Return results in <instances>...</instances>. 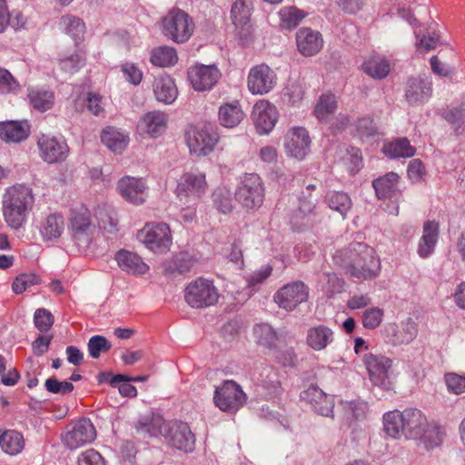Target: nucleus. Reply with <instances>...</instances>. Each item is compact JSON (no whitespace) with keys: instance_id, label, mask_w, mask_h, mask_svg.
Instances as JSON below:
<instances>
[{"instance_id":"nucleus-1","label":"nucleus","mask_w":465,"mask_h":465,"mask_svg":"<svg viewBox=\"0 0 465 465\" xmlns=\"http://www.w3.org/2000/svg\"><path fill=\"white\" fill-rule=\"evenodd\" d=\"M336 262L346 268L351 277L369 280L376 278L381 271V262L372 248L363 242H352L348 250L341 251L334 256Z\"/></svg>"},{"instance_id":"nucleus-2","label":"nucleus","mask_w":465,"mask_h":465,"mask_svg":"<svg viewBox=\"0 0 465 465\" xmlns=\"http://www.w3.org/2000/svg\"><path fill=\"white\" fill-rule=\"evenodd\" d=\"M34 204L35 194L31 187L24 183L7 187L2 196V213L7 226L13 230L23 228Z\"/></svg>"},{"instance_id":"nucleus-3","label":"nucleus","mask_w":465,"mask_h":465,"mask_svg":"<svg viewBox=\"0 0 465 465\" xmlns=\"http://www.w3.org/2000/svg\"><path fill=\"white\" fill-rule=\"evenodd\" d=\"M427 422L422 411L415 408H407L402 411H390L382 417L384 432L395 440H417L427 426Z\"/></svg>"},{"instance_id":"nucleus-4","label":"nucleus","mask_w":465,"mask_h":465,"mask_svg":"<svg viewBox=\"0 0 465 465\" xmlns=\"http://www.w3.org/2000/svg\"><path fill=\"white\" fill-rule=\"evenodd\" d=\"M193 19L180 8H172L161 21L163 35L176 44L189 41L194 32Z\"/></svg>"},{"instance_id":"nucleus-5","label":"nucleus","mask_w":465,"mask_h":465,"mask_svg":"<svg viewBox=\"0 0 465 465\" xmlns=\"http://www.w3.org/2000/svg\"><path fill=\"white\" fill-rule=\"evenodd\" d=\"M235 199L247 211L260 209L265 199V187L257 173H244L235 191Z\"/></svg>"},{"instance_id":"nucleus-6","label":"nucleus","mask_w":465,"mask_h":465,"mask_svg":"<svg viewBox=\"0 0 465 465\" xmlns=\"http://www.w3.org/2000/svg\"><path fill=\"white\" fill-rule=\"evenodd\" d=\"M136 238L146 249L159 254L169 252L173 244L171 229L165 223H146L138 231Z\"/></svg>"},{"instance_id":"nucleus-7","label":"nucleus","mask_w":465,"mask_h":465,"mask_svg":"<svg viewBox=\"0 0 465 465\" xmlns=\"http://www.w3.org/2000/svg\"><path fill=\"white\" fill-rule=\"evenodd\" d=\"M207 191L205 174L192 171L183 174L177 183L176 194L183 205H196Z\"/></svg>"},{"instance_id":"nucleus-8","label":"nucleus","mask_w":465,"mask_h":465,"mask_svg":"<svg viewBox=\"0 0 465 465\" xmlns=\"http://www.w3.org/2000/svg\"><path fill=\"white\" fill-rule=\"evenodd\" d=\"M184 298L192 308L203 309L216 304L219 292L213 281L200 277L187 285Z\"/></svg>"},{"instance_id":"nucleus-9","label":"nucleus","mask_w":465,"mask_h":465,"mask_svg":"<svg viewBox=\"0 0 465 465\" xmlns=\"http://www.w3.org/2000/svg\"><path fill=\"white\" fill-rule=\"evenodd\" d=\"M69 229L74 243L80 248H86L92 242L95 225L92 222L90 211L80 206L71 211Z\"/></svg>"},{"instance_id":"nucleus-10","label":"nucleus","mask_w":465,"mask_h":465,"mask_svg":"<svg viewBox=\"0 0 465 465\" xmlns=\"http://www.w3.org/2000/svg\"><path fill=\"white\" fill-rule=\"evenodd\" d=\"M362 361L372 385L384 391L392 389V382L390 378L392 361L389 357L368 352L363 355Z\"/></svg>"},{"instance_id":"nucleus-11","label":"nucleus","mask_w":465,"mask_h":465,"mask_svg":"<svg viewBox=\"0 0 465 465\" xmlns=\"http://www.w3.org/2000/svg\"><path fill=\"white\" fill-rule=\"evenodd\" d=\"M247 397L234 381H224L216 387L213 396L215 405L223 411L236 412L246 402Z\"/></svg>"},{"instance_id":"nucleus-12","label":"nucleus","mask_w":465,"mask_h":465,"mask_svg":"<svg viewBox=\"0 0 465 465\" xmlns=\"http://www.w3.org/2000/svg\"><path fill=\"white\" fill-rule=\"evenodd\" d=\"M310 289L302 281H293L282 286L273 296L275 303L287 312L294 311L300 304L306 302Z\"/></svg>"},{"instance_id":"nucleus-13","label":"nucleus","mask_w":465,"mask_h":465,"mask_svg":"<svg viewBox=\"0 0 465 465\" xmlns=\"http://www.w3.org/2000/svg\"><path fill=\"white\" fill-rule=\"evenodd\" d=\"M96 437L94 426L89 419L83 418L67 427L62 434L63 444L70 450H76L92 443Z\"/></svg>"},{"instance_id":"nucleus-14","label":"nucleus","mask_w":465,"mask_h":465,"mask_svg":"<svg viewBox=\"0 0 465 465\" xmlns=\"http://www.w3.org/2000/svg\"><path fill=\"white\" fill-rule=\"evenodd\" d=\"M276 84V73L266 64H256L249 70L247 88L252 94H267L274 89Z\"/></svg>"},{"instance_id":"nucleus-15","label":"nucleus","mask_w":465,"mask_h":465,"mask_svg":"<svg viewBox=\"0 0 465 465\" xmlns=\"http://www.w3.org/2000/svg\"><path fill=\"white\" fill-rule=\"evenodd\" d=\"M37 146L41 158L48 163H62L69 153V147L63 137L42 134L38 137Z\"/></svg>"},{"instance_id":"nucleus-16","label":"nucleus","mask_w":465,"mask_h":465,"mask_svg":"<svg viewBox=\"0 0 465 465\" xmlns=\"http://www.w3.org/2000/svg\"><path fill=\"white\" fill-rule=\"evenodd\" d=\"M279 112L277 107L265 99L255 103L252 111V119L259 134H270L278 122Z\"/></svg>"},{"instance_id":"nucleus-17","label":"nucleus","mask_w":465,"mask_h":465,"mask_svg":"<svg viewBox=\"0 0 465 465\" xmlns=\"http://www.w3.org/2000/svg\"><path fill=\"white\" fill-rule=\"evenodd\" d=\"M222 74L215 64H197L188 69V79L198 92L210 91L218 83Z\"/></svg>"},{"instance_id":"nucleus-18","label":"nucleus","mask_w":465,"mask_h":465,"mask_svg":"<svg viewBox=\"0 0 465 465\" xmlns=\"http://www.w3.org/2000/svg\"><path fill=\"white\" fill-rule=\"evenodd\" d=\"M217 143V134L205 128H193L186 132V143L192 154L206 156L214 150Z\"/></svg>"},{"instance_id":"nucleus-19","label":"nucleus","mask_w":465,"mask_h":465,"mask_svg":"<svg viewBox=\"0 0 465 465\" xmlns=\"http://www.w3.org/2000/svg\"><path fill=\"white\" fill-rule=\"evenodd\" d=\"M311 138L305 128L293 127L284 138V150L288 156L302 161L310 152Z\"/></svg>"},{"instance_id":"nucleus-20","label":"nucleus","mask_w":465,"mask_h":465,"mask_svg":"<svg viewBox=\"0 0 465 465\" xmlns=\"http://www.w3.org/2000/svg\"><path fill=\"white\" fill-rule=\"evenodd\" d=\"M301 399L309 403L319 415L333 418L334 397L325 393L316 385H310L302 391Z\"/></svg>"},{"instance_id":"nucleus-21","label":"nucleus","mask_w":465,"mask_h":465,"mask_svg":"<svg viewBox=\"0 0 465 465\" xmlns=\"http://www.w3.org/2000/svg\"><path fill=\"white\" fill-rule=\"evenodd\" d=\"M418 330L415 322L408 318L400 324L389 323L384 328V336L387 342L393 346L408 344L417 336Z\"/></svg>"},{"instance_id":"nucleus-22","label":"nucleus","mask_w":465,"mask_h":465,"mask_svg":"<svg viewBox=\"0 0 465 465\" xmlns=\"http://www.w3.org/2000/svg\"><path fill=\"white\" fill-rule=\"evenodd\" d=\"M432 94V81L427 76L411 77L406 83L405 97L410 104H423Z\"/></svg>"},{"instance_id":"nucleus-23","label":"nucleus","mask_w":465,"mask_h":465,"mask_svg":"<svg viewBox=\"0 0 465 465\" xmlns=\"http://www.w3.org/2000/svg\"><path fill=\"white\" fill-rule=\"evenodd\" d=\"M298 51L304 56H312L323 46V39L320 32L302 27L296 33Z\"/></svg>"},{"instance_id":"nucleus-24","label":"nucleus","mask_w":465,"mask_h":465,"mask_svg":"<svg viewBox=\"0 0 465 465\" xmlns=\"http://www.w3.org/2000/svg\"><path fill=\"white\" fill-rule=\"evenodd\" d=\"M120 194L128 202L140 204L145 200V183L143 179L134 177H123L117 183Z\"/></svg>"},{"instance_id":"nucleus-25","label":"nucleus","mask_w":465,"mask_h":465,"mask_svg":"<svg viewBox=\"0 0 465 465\" xmlns=\"http://www.w3.org/2000/svg\"><path fill=\"white\" fill-rule=\"evenodd\" d=\"M440 226L435 221H427L423 224L422 235L419 240L417 253L422 259L430 257L439 240Z\"/></svg>"},{"instance_id":"nucleus-26","label":"nucleus","mask_w":465,"mask_h":465,"mask_svg":"<svg viewBox=\"0 0 465 465\" xmlns=\"http://www.w3.org/2000/svg\"><path fill=\"white\" fill-rule=\"evenodd\" d=\"M334 337V331L329 326L317 324L307 330L306 343L313 351H320L331 345Z\"/></svg>"},{"instance_id":"nucleus-27","label":"nucleus","mask_w":465,"mask_h":465,"mask_svg":"<svg viewBox=\"0 0 465 465\" xmlns=\"http://www.w3.org/2000/svg\"><path fill=\"white\" fill-rule=\"evenodd\" d=\"M153 92L155 99L164 104H172L178 96L174 80L168 74H161L154 79Z\"/></svg>"},{"instance_id":"nucleus-28","label":"nucleus","mask_w":465,"mask_h":465,"mask_svg":"<svg viewBox=\"0 0 465 465\" xmlns=\"http://www.w3.org/2000/svg\"><path fill=\"white\" fill-rule=\"evenodd\" d=\"M438 114L447 122L455 136L465 134V103L441 108Z\"/></svg>"},{"instance_id":"nucleus-29","label":"nucleus","mask_w":465,"mask_h":465,"mask_svg":"<svg viewBox=\"0 0 465 465\" xmlns=\"http://www.w3.org/2000/svg\"><path fill=\"white\" fill-rule=\"evenodd\" d=\"M114 259L119 268L129 274L142 275L149 270V266L138 254L127 250L118 251Z\"/></svg>"},{"instance_id":"nucleus-30","label":"nucleus","mask_w":465,"mask_h":465,"mask_svg":"<svg viewBox=\"0 0 465 465\" xmlns=\"http://www.w3.org/2000/svg\"><path fill=\"white\" fill-rule=\"evenodd\" d=\"M30 133L27 121H6L0 123V139L6 143H19Z\"/></svg>"},{"instance_id":"nucleus-31","label":"nucleus","mask_w":465,"mask_h":465,"mask_svg":"<svg viewBox=\"0 0 465 465\" xmlns=\"http://www.w3.org/2000/svg\"><path fill=\"white\" fill-rule=\"evenodd\" d=\"M170 443L173 447L185 452L194 448L195 438L187 423H175L171 428Z\"/></svg>"},{"instance_id":"nucleus-32","label":"nucleus","mask_w":465,"mask_h":465,"mask_svg":"<svg viewBox=\"0 0 465 465\" xmlns=\"http://www.w3.org/2000/svg\"><path fill=\"white\" fill-rule=\"evenodd\" d=\"M102 143L114 153H122L129 143V134L114 126L105 127L101 134Z\"/></svg>"},{"instance_id":"nucleus-33","label":"nucleus","mask_w":465,"mask_h":465,"mask_svg":"<svg viewBox=\"0 0 465 465\" xmlns=\"http://www.w3.org/2000/svg\"><path fill=\"white\" fill-rule=\"evenodd\" d=\"M168 115L161 111H152L145 114L141 121L140 127L151 137H158L163 134L167 127Z\"/></svg>"},{"instance_id":"nucleus-34","label":"nucleus","mask_w":465,"mask_h":465,"mask_svg":"<svg viewBox=\"0 0 465 465\" xmlns=\"http://www.w3.org/2000/svg\"><path fill=\"white\" fill-rule=\"evenodd\" d=\"M244 113L239 102L223 104L219 107L218 121L225 128H233L243 120Z\"/></svg>"},{"instance_id":"nucleus-35","label":"nucleus","mask_w":465,"mask_h":465,"mask_svg":"<svg viewBox=\"0 0 465 465\" xmlns=\"http://www.w3.org/2000/svg\"><path fill=\"white\" fill-rule=\"evenodd\" d=\"M400 176L397 173L390 172L372 181L376 195L380 199L392 198L399 193Z\"/></svg>"},{"instance_id":"nucleus-36","label":"nucleus","mask_w":465,"mask_h":465,"mask_svg":"<svg viewBox=\"0 0 465 465\" xmlns=\"http://www.w3.org/2000/svg\"><path fill=\"white\" fill-rule=\"evenodd\" d=\"M28 99L35 110L46 112L54 104V93L46 87H32L28 89Z\"/></svg>"},{"instance_id":"nucleus-37","label":"nucleus","mask_w":465,"mask_h":465,"mask_svg":"<svg viewBox=\"0 0 465 465\" xmlns=\"http://www.w3.org/2000/svg\"><path fill=\"white\" fill-rule=\"evenodd\" d=\"M305 95V84L301 79H289L282 92V99L288 105L299 107Z\"/></svg>"},{"instance_id":"nucleus-38","label":"nucleus","mask_w":465,"mask_h":465,"mask_svg":"<svg viewBox=\"0 0 465 465\" xmlns=\"http://www.w3.org/2000/svg\"><path fill=\"white\" fill-rule=\"evenodd\" d=\"M383 153L391 159L410 158L416 153V148L405 138H397L383 146Z\"/></svg>"},{"instance_id":"nucleus-39","label":"nucleus","mask_w":465,"mask_h":465,"mask_svg":"<svg viewBox=\"0 0 465 465\" xmlns=\"http://www.w3.org/2000/svg\"><path fill=\"white\" fill-rule=\"evenodd\" d=\"M259 386L264 392V397L272 399L280 395L282 388L278 373L272 367H266L258 379Z\"/></svg>"},{"instance_id":"nucleus-40","label":"nucleus","mask_w":465,"mask_h":465,"mask_svg":"<svg viewBox=\"0 0 465 465\" xmlns=\"http://www.w3.org/2000/svg\"><path fill=\"white\" fill-rule=\"evenodd\" d=\"M337 109V99L332 94H323L320 96L314 108L315 117L322 123H330Z\"/></svg>"},{"instance_id":"nucleus-41","label":"nucleus","mask_w":465,"mask_h":465,"mask_svg":"<svg viewBox=\"0 0 465 465\" xmlns=\"http://www.w3.org/2000/svg\"><path fill=\"white\" fill-rule=\"evenodd\" d=\"M64 230V217L57 213L48 215L41 223L40 233L44 240L59 238Z\"/></svg>"},{"instance_id":"nucleus-42","label":"nucleus","mask_w":465,"mask_h":465,"mask_svg":"<svg viewBox=\"0 0 465 465\" xmlns=\"http://www.w3.org/2000/svg\"><path fill=\"white\" fill-rule=\"evenodd\" d=\"M344 418L350 422L363 420L368 413V402L361 399L341 401Z\"/></svg>"},{"instance_id":"nucleus-43","label":"nucleus","mask_w":465,"mask_h":465,"mask_svg":"<svg viewBox=\"0 0 465 465\" xmlns=\"http://www.w3.org/2000/svg\"><path fill=\"white\" fill-rule=\"evenodd\" d=\"M352 134L361 142H370L378 134V127L371 116L360 117L352 127Z\"/></svg>"},{"instance_id":"nucleus-44","label":"nucleus","mask_w":465,"mask_h":465,"mask_svg":"<svg viewBox=\"0 0 465 465\" xmlns=\"http://www.w3.org/2000/svg\"><path fill=\"white\" fill-rule=\"evenodd\" d=\"M150 61L153 65L159 67H169L174 65L178 61L175 48L168 45H162L151 51Z\"/></svg>"},{"instance_id":"nucleus-45","label":"nucleus","mask_w":465,"mask_h":465,"mask_svg":"<svg viewBox=\"0 0 465 465\" xmlns=\"http://www.w3.org/2000/svg\"><path fill=\"white\" fill-rule=\"evenodd\" d=\"M197 258L187 252H182L173 257L166 264L165 272L170 274L184 273L189 272L196 263Z\"/></svg>"},{"instance_id":"nucleus-46","label":"nucleus","mask_w":465,"mask_h":465,"mask_svg":"<svg viewBox=\"0 0 465 465\" xmlns=\"http://www.w3.org/2000/svg\"><path fill=\"white\" fill-rule=\"evenodd\" d=\"M253 5L252 0H235L231 8L232 23L237 27L246 25L251 18Z\"/></svg>"},{"instance_id":"nucleus-47","label":"nucleus","mask_w":465,"mask_h":465,"mask_svg":"<svg viewBox=\"0 0 465 465\" xmlns=\"http://www.w3.org/2000/svg\"><path fill=\"white\" fill-rule=\"evenodd\" d=\"M361 66L363 72L374 79L385 78L391 70L389 62L381 56L370 57Z\"/></svg>"},{"instance_id":"nucleus-48","label":"nucleus","mask_w":465,"mask_h":465,"mask_svg":"<svg viewBox=\"0 0 465 465\" xmlns=\"http://www.w3.org/2000/svg\"><path fill=\"white\" fill-rule=\"evenodd\" d=\"M278 15L280 17V26L289 30L296 27L306 16V13L303 10L294 5L282 7Z\"/></svg>"},{"instance_id":"nucleus-49","label":"nucleus","mask_w":465,"mask_h":465,"mask_svg":"<svg viewBox=\"0 0 465 465\" xmlns=\"http://www.w3.org/2000/svg\"><path fill=\"white\" fill-rule=\"evenodd\" d=\"M253 333L258 343L271 351L275 348L276 342L280 341L277 331L267 323L257 324L253 329Z\"/></svg>"},{"instance_id":"nucleus-50","label":"nucleus","mask_w":465,"mask_h":465,"mask_svg":"<svg viewBox=\"0 0 465 465\" xmlns=\"http://www.w3.org/2000/svg\"><path fill=\"white\" fill-rule=\"evenodd\" d=\"M2 450L9 455L20 453L25 447L23 435L13 430L5 431L2 434Z\"/></svg>"},{"instance_id":"nucleus-51","label":"nucleus","mask_w":465,"mask_h":465,"mask_svg":"<svg viewBox=\"0 0 465 465\" xmlns=\"http://www.w3.org/2000/svg\"><path fill=\"white\" fill-rule=\"evenodd\" d=\"M328 206L344 217L351 207L350 196L343 192H331L326 197Z\"/></svg>"},{"instance_id":"nucleus-52","label":"nucleus","mask_w":465,"mask_h":465,"mask_svg":"<svg viewBox=\"0 0 465 465\" xmlns=\"http://www.w3.org/2000/svg\"><path fill=\"white\" fill-rule=\"evenodd\" d=\"M61 25L65 33L69 35L76 44L83 39L85 26L80 18L73 15H65L62 17Z\"/></svg>"},{"instance_id":"nucleus-53","label":"nucleus","mask_w":465,"mask_h":465,"mask_svg":"<svg viewBox=\"0 0 465 465\" xmlns=\"http://www.w3.org/2000/svg\"><path fill=\"white\" fill-rule=\"evenodd\" d=\"M420 434V437L417 438L416 440H420L427 450L436 448L441 443L442 439L440 428L435 425H430L427 422V426H425Z\"/></svg>"},{"instance_id":"nucleus-54","label":"nucleus","mask_w":465,"mask_h":465,"mask_svg":"<svg viewBox=\"0 0 465 465\" xmlns=\"http://www.w3.org/2000/svg\"><path fill=\"white\" fill-rule=\"evenodd\" d=\"M316 186L313 184H309L304 191H302V195L299 198V213L307 215L311 213L316 206V203L319 199L318 193L312 194V192L315 191Z\"/></svg>"},{"instance_id":"nucleus-55","label":"nucleus","mask_w":465,"mask_h":465,"mask_svg":"<svg viewBox=\"0 0 465 465\" xmlns=\"http://www.w3.org/2000/svg\"><path fill=\"white\" fill-rule=\"evenodd\" d=\"M40 282V277L35 273H21L13 281L12 291L15 294H21L31 286L38 285Z\"/></svg>"},{"instance_id":"nucleus-56","label":"nucleus","mask_w":465,"mask_h":465,"mask_svg":"<svg viewBox=\"0 0 465 465\" xmlns=\"http://www.w3.org/2000/svg\"><path fill=\"white\" fill-rule=\"evenodd\" d=\"M384 311L380 307H371L365 310L361 315L362 326L367 330L378 328L383 321Z\"/></svg>"},{"instance_id":"nucleus-57","label":"nucleus","mask_w":465,"mask_h":465,"mask_svg":"<svg viewBox=\"0 0 465 465\" xmlns=\"http://www.w3.org/2000/svg\"><path fill=\"white\" fill-rule=\"evenodd\" d=\"M213 203L221 213H230L232 210V193L225 187L217 188L213 193Z\"/></svg>"},{"instance_id":"nucleus-58","label":"nucleus","mask_w":465,"mask_h":465,"mask_svg":"<svg viewBox=\"0 0 465 465\" xmlns=\"http://www.w3.org/2000/svg\"><path fill=\"white\" fill-rule=\"evenodd\" d=\"M99 227L109 233L117 231L118 219L114 210H100L97 213Z\"/></svg>"},{"instance_id":"nucleus-59","label":"nucleus","mask_w":465,"mask_h":465,"mask_svg":"<svg viewBox=\"0 0 465 465\" xmlns=\"http://www.w3.org/2000/svg\"><path fill=\"white\" fill-rule=\"evenodd\" d=\"M87 347L90 356L94 359H97L102 352L108 351L112 344L105 337L94 335L88 341Z\"/></svg>"},{"instance_id":"nucleus-60","label":"nucleus","mask_w":465,"mask_h":465,"mask_svg":"<svg viewBox=\"0 0 465 465\" xmlns=\"http://www.w3.org/2000/svg\"><path fill=\"white\" fill-rule=\"evenodd\" d=\"M45 387L47 391L61 395L71 393L74 388L71 381H60L54 377L48 378L45 382Z\"/></svg>"},{"instance_id":"nucleus-61","label":"nucleus","mask_w":465,"mask_h":465,"mask_svg":"<svg viewBox=\"0 0 465 465\" xmlns=\"http://www.w3.org/2000/svg\"><path fill=\"white\" fill-rule=\"evenodd\" d=\"M320 282L322 290L330 294L341 292L343 284L342 281L332 272H325L321 275Z\"/></svg>"},{"instance_id":"nucleus-62","label":"nucleus","mask_w":465,"mask_h":465,"mask_svg":"<svg viewBox=\"0 0 465 465\" xmlns=\"http://www.w3.org/2000/svg\"><path fill=\"white\" fill-rule=\"evenodd\" d=\"M34 322L40 331H47L54 323V317L48 310L40 308L35 312Z\"/></svg>"},{"instance_id":"nucleus-63","label":"nucleus","mask_w":465,"mask_h":465,"mask_svg":"<svg viewBox=\"0 0 465 465\" xmlns=\"http://www.w3.org/2000/svg\"><path fill=\"white\" fill-rule=\"evenodd\" d=\"M448 391L453 394L465 392V376L457 373H447L444 377Z\"/></svg>"},{"instance_id":"nucleus-64","label":"nucleus","mask_w":465,"mask_h":465,"mask_svg":"<svg viewBox=\"0 0 465 465\" xmlns=\"http://www.w3.org/2000/svg\"><path fill=\"white\" fill-rule=\"evenodd\" d=\"M425 174V166L420 159H413L409 163L407 175L411 183H420L423 180Z\"/></svg>"}]
</instances>
